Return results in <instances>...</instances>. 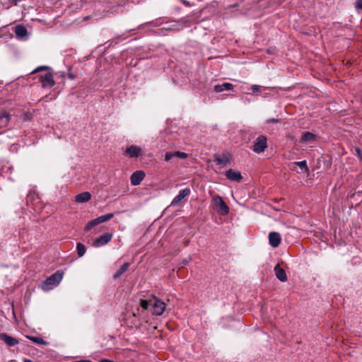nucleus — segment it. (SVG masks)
Masks as SVG:
<instances>
[{
  "instance_id": "obj_1",
  "label": "nucleus",
  "mask_w": 362,
  "mask_h": 362,
  "mask_svg": "<svg viewBox=\"0 0 362 362\" xmlns=\"http://www.w3.org/2000/svg\"><path fill=\"white\" fill-rule=\"evenodd\" d=\"M63 278V272L57 271L55 273L47 277L42 283V288L44 291H49L57 286Z\"/></svg>"
},
{
  "instance_id": "obj_2",
  "label": "nucleus",
  "mask_w": 362,
  "mask_h": 362,
  "mask_svg": "<svg viewBox=\"0 0 362 362\" xmlns=\"http://www.w3.org/2000/svg\"><path fill=\"white\" fill-rule=\"evenodd\" d=\"M114 217V214L112 213L107 214L104 216H99L93 220L89 221L84 228V231L87 232L92 229L93 227L97 225L106 222Z\"/></svg>"
},
{
  "instance_id": "obj_3",
  "label": "nucleus",
  "mask_w": 362,
  "mask_h": 362,
  "mask_svg": "<svg viewBox=\"0 0 362 362\" xmlns=\"http://www.w3.org/2000/svg\"><path fill=\"white\" fill-rule=\"evenodd\" d=\"M267 148V139L266 136H259L254 142L252 150L257 153L264 152Z\"/></svg>"
},
{
  "instance_id": "obj_4",
  "label": "nucleus",
  "mask_w": 362,
  "mask_h": 362,
  "mask_svg": "<svg viewBox=\"0 0 362 362\" xmlns=\"http://www.w3.org/2000/svg\"><path fill=\"white\" fill-rule=\"evenodd\" d=\"M214 202L218 213L223 216L227 215L229 213V207L221 197L216 195L214 198Z\"/></svg>"
},
{
  "instance_id": "obj_5",
  "label": "nucleus",
  "mask_w": 362,
  "mask_h": 362,
  "mask_svg": "<svg viewBox=\"0 0 362 362\" xmlns=\"http://www.w3.org/2000/svg\"><path fill=\"white\" fill-rule=\"evenodd\" d=\"M151 313L155 315H161L165 310V303L155 298L151 303Z\"/></svg>"
},
{
  "instance_id": "obj_6",
  "label": "nucleus",
  "mask_w": 362,
  "mask_h": 362,
  "mask_svg": "<svg viewBox=\"0 0 362 362\" xmlns=\"http://www.w3.org/2000/svg\"><path fill=\"white\" fill-rule=\"evenodd\" d=\"M112 233H106L100 237L97 238L93 243V246L95 247H100L107 245L112 238Z\"/></svg>"
},
{
  "instance_id": "obj_7",
  "label": "nucleus",
  "mask_w": 362,
  "mask_h": 362,
  "mask_svg": "<svg viewBox=\"0 0 362 362\" xmlns=\"http://www.w3.org/2000/svg\"><path fill=\"white\" fill-rule=\"evenodd\" d=\"M40 81H41L43 88H52L55 84L53 78V74L51 72H47L45 74V75L40 76Z\"/></svg>"
},
{
  "instance_id": "obj_8",
  "label": "nucleus",
  "mask_w": 362,
  "mask_h": 362,
  "mask_svg": "<svg viewBox=\"0 0 362 362\" xmlns=\"http://www.w3.org/2000/svg\"><path fill=\"white\" fill-rule=\"evenodd\" d=\"M145 173L143 170L134 172L130 177L131 184L134 186L139 185L145 177Z\"/></svg>"
},
{
  "instance_id": "obj_9",
  "label": "nucleus",
  "mask_w": 362,
  "mask_h": 362,
  "mask_svg": "<svg viewBox=\"0 0 362 362\" xmlns=\"http://www.w3.org/2000/svg\"><path fill=\"white\" fill-rule=\"evenodd\" d=\"M0 340L3 341L8 346H14L19 343L17 339L4 332L0 334Z\"/></svg>"
},
{
  "instance_id": "obj_10",
  "label": "nucleus",
  "mask_w": 362,
  "mask_h": 362,
  "mask_svg": "<svg viewBox=\"0 0 362 362\" xmlns=\"http://www.w3.org/2000/svg\"><path fill=\"white\" fill-rule=\"evenodd\" d=\"M16 36L18 39H24L28 37V33L27 28L21 24H18L13 28Z\"/></svg>"
},
{
  "instance_id": "obj_11",
  "label": "nucleus",
  "mask_w": 362,
  "mask_h": 362,
  "mask_svg": "<svg viewBox=\"0 0 362 362\" xmlns=\"http://www.w3.org/2000/svg\"><path fill=\"white\" fill-rule=\"evenodd\" d=\"M191 191L189 188H185L179 192V194L173 199L171 206L177 205L185 197L189 195Z\"/></svg>"
},
{
  "instance_id": "obj_12",
  "label": "nucleus",
  "mask_w": 362,
  "mask_h": 362,
  "mask_svg": "<svg viewBox=\"0 0 362 362\" xmlns=\"http://www.w3.org/2000/svg\"><path fill=\"white\" fill-rule=\"evenodd\" d=\"M269 242L271 246L277 247L281 242L280 234L277 232H270L269 233Z\"/></svg>"
},
{
  "instance_id": "obj_13",
  "label": "nucleus",
  "mask_w": 362,
  "mask_h": 362,
  "mask_svg": "<svg viewBox=\"0 0 362 362\" xmlns=\"http://www.w3.org/2000/svg\"><path fill=\"white\" fill-rule=\"evenodd\" d=\"M226 176L228 180L238 182H240L243 179L240 172L234 170L233 169H229L227 170L226 172Z\"/></svg>"
},
{
  "instance_id": "obj_14",
  "label": "nucleus",
  "mask_w": 362,
  "mask_h": 362,
  "mask_svg": "<svg viewBox=\"0 0 362 362\" xmlns=\"http://www.w3.org/2000/svg\"><path fill=\"white\" fill-rule=\"evenodd\" d=\"M274 270L276 278L279 281H281V282H286L287 281L288 277L286 274V272L284 269L280 267L279 264L274 267Z\"/></svg>"
},
{
  "instance_id": "obj_15",
  "label": "nucleus",
  "mask_w": 362,
  "mask_h": 362,
  "mask_svg": "<svg viewBox=\"0 0 362 362\" xmlns=\"http://www.w3.org/2000/svg\"><path fill=\"white\" fill-rule=\"evenodd\" d=\"M11 119V115L4 111L0 112V129L6 127Z\"/></svg>"
},
{
  "instance_id": "obj_16",
  "label": "nucleus",
  "mask_w": 362,
  "mask_h": 362,
  "mask_svg": "<svg viewBox=\"0 0 362 362\" xmlns=\"http://www.w3.org/2000/svg\"><path fill=\"white\" fill-rule=\"evenodd\" d=\"M141 148L136 146L132 145L126 150V154L130 158H137L141 154Z\"/></svg>"
},
{
  "instance_id": "obj_17",
  "label": "nucleus",
  "mask_w": 362,
  "mask_h": 362,
  "mask_svg": "<svg viewBox=\"0 0 362 362\" xmlns=\"http://www.w3.org/2000/svg\"><path fill=\"white\" fill-rule=\"evenodd\" d=\"M91 199V194L88 192H84L77 194L75 197L74 201L77 203H85Z\"/></svg>"
},
{
  "instance_id": "obj_18",
  "label": "nucleus",
  "mask_w": 362,
  "mask_h": 362,
  "mask_svg": "<svg viewBox=\"0 0 362 362\" xmlns=\"http://www.w3.org/2000/svg\"><path fill=\"white\" fill-rule=\"evenodd\" d=\"M316 139V136L310 132H305L303 133V135L300 139V142L302 143H310Z\"/></svg>"
},
{
  "instance_id": "obj_19",
  "label": "nucleus",
  "mask_w": 362,
  "mask_h": 362,
  "mask_svg": "<svg viewBox=\"0 0 362 362\" xmlns=\"http://www.w3.org/2000/svg\"><path fill=\"white\" fill-rule=\"evenodd\" d=\"M234 86L230 83H223L222 84H218L214 86V90L216 93H221L223 90H233Z\"/></svg>"
},
{
  "instance_id": "obj_20",
  "label": "nucleus",
  "mask_w": 362,
  "mask_h": 362,
  "mask_svg": "<svg viewBox=\"0 0 362 362\" xmlns=\"http://www.w3.org/2000/svg\"><path fill=\"white\" fill-rule=\"evenodd\" d=\"M130 263L125 262L118 270L117 272L113 275L114 279H117L120 278V276L124 274L129 268Z\"/></svg>"
},
{
  "instance_id": "obj_21",
  "label": "nucleus",
  "mask_w": 362,
  "mask_h": 362,
  "mask_svg": "<svg viewBox=\"0 0 362 362\" xmlns=\"http://www.w3.org/2000/svg\"><path fill=\"white\" fill-rule=\"evenodd\" d=\"M214 160L218 165H226L230 163V158L227 155H223L221 157L220 156L215 154Z\"/></svg>"
},
{
  "instance_id": "obj_22",
  "label": "nucleus",
  "mask_w": 362,
  "mask_h": 362,
  "mask_svg": "<svg viewBox=\"0 0 362 362\" xmlns=\"http://www.w3.org/2000/svg\"><path fill=\"white\" fill-rule=\"evenodd\" d=\"M293 165L298 166L300 168L302 173H306L309 171L306 160L296 161L293 163Z\"/></svg>"
},
{
  "instance_id": "obj_23",
  "label": "nucleus",
  "mask_w": 362,
  "mask_h": 362,
  "mask_svg": "<svg viewBox=\"0 0 362 362\" xmlns=\"http://www.w3.org/2000/svg\"><path fill=\"white\" fill-rule=\"evenodd\" d=\"M27 337L35 344H42V345H47L48 344V343L41 337H33V336H27Z\"/></svg>"
},
{
  "instance_id": "obj_24",
  "label": "nucleus",
  "mask_w": 362,
  "mask_h": 362,
  "mask_svg": "<svg viewBox=\"0 0 362 362\" xmlns=\"http://www.w3.org/2000/svg\"><path fill=\"white\" fill-rule=\"evenodd\" d=\"M76 250H77V254H78V257H83L86 252V248L85 245L81 243H77Z\"/></svg>"
},
{
  "instance_id": "obj_25",
  "label": "nucleus",
  "mask_w": 362,
  "mask_h": 362,
  "mask_svg": "<svg viewBox=\"0 0 362 362\" xmlns=\"http://www.w3.org/2000/svg\"><path fill=\"white\" fill-rule=\"evenodd\" d=\"M174 158H177L180 159H185L187 158V154L184 152L180 151H175L173 152Z\"/></svg>"
},
{
  "instance_id": "obj_26",
  "label": "nucleus",
  "mask_w": 362,
  "mask_h": 362,
  "mask_svg": "<svg viewBox=\"0 0 362 362\" xmlns=\"http://www.w3.org/2000/svg\"><path fill=\"white\" fill-rule=\"evenodd\" d=\"M150 305H151V303H150L148 300H141L140 301V305L144 310H148Z\"/></svg>"
},
{
  "instance_id": "obj_27",
  "label": "nucleus",
  "mask_w": 362,
  "mask_h": 362,
  "mask_svg": "<svg viewBox=\"0 0 362 362\" xmlns=\"http://www.w3.org/2000/svg\"><path fill=\"white\" fill-rule=\"evenodd\" d=\"M260 88H261L260 86L252 85L251 89H252V91L253 93H255L256 95H260V93H259Z\"/></svg>"
},
{
  "instance_id": "obj_28",
  "label": "nucleus",
  "mask_w": 362,
  "mask_h": 362,
  "mask_svg": "<svg viewBox=\"0 0 362 362\" xmlns=\"http://www.w3.org/2000/svg\"><path fill=\"white\" fill-rule=\"evenodd\" d=\"M173 158H174L173 152H166L165 154V160L170 161Z\"/></svg>"
},
{
  "instance_id": "obj_29",
  "label": "nucleus",
  "mask_w": 362,
  "mask_h": 362,
  "mask_svg": "<svg viewBox=\"0 0 362 362\" xmlns=\"http://www.w3.org/2000/svg\"><path fill=\"white\" fill-rule=\"evenodd\" d=\"M355 8L356 9L362 10V0L356 1Z\"/></svg>"
},
{
  "instance_id": "obj_30",
  "label": "nucleus",
  "mask_w": 362,
  "mask_h": 362,
  "mask_svg": "<svg viewBox=\"0 0 362 362\" xmlns=\"http://www.w3.org/2000/svg\"><path fill=\"white\" fill-rule=\"evenodd\" d=\"M23 119L28 120L31 119V113L29 112H26L23 113Z\"/></svg>"
},
{
  "instance_id": "obj_31",
  "label": "nucleus",
  "mask_w": 362,
  "mask_h": 362,
  "mask_svg": "<svg viewBox=\"0 0 362 362\" xmlns=\"http://www.w3.org/2000/svg\"><path fill=\"white\" fill-rule=\"evenodd\" d=\"M267 124H272V123H279L280 122V120L278 119H274V118H272V119H269L267 120L266 122Z\"/></svg>"
},
{
  "instance_id": "obj_32",
  "label": "nucleus",
  "mask_w": 362,
  "mask_h": 362,
  "mask_svg": "<svg viewBox=\"0 0 362 362\" xmlns=\"http://www.w3.org/2000/svg\"><path fill=\"white\" fill-rule=\"evenodd\" d=\"M49 69V67H48V66H39V67H37L35 70H34V71H33V73H36V72H37V71H41V70H47V69Z\"/></svg>"
},
{
  "instance_id": "obj_33",
  "label": "nucleus",
  "mask_w": 362,
  "mask_h": 362,
  "mask_svg": "<svg viewBox=\"0 0 362 362\" xmlns=\"http://www.w3.org/2000/svg\"><path fill=\"white\" fill-rule=\"evenodd\" d=\"M190 261H191V257H189L188 259H184L183 262H182V264L184 265L187 264Z\"/></svg>"
},
{
  "instance_id": "obj_34",
  "label": "nucleus",
  "mask_w": 362,
  "mask_h": 362,
  "mask_svg": "<svg viewBox=\"0 0 362 362\" xmlns=\"http://www.w3.org/2000/svg\"><path fill=\"white\" fill-rule=\"evenodd\" d=\"M20 1H21V0H10V1H11V3H13V4H14V5H16V6L18 4V3Z\"/></svg>"
},
{
  "instance_id": "obj_35",
  "label": "nucleus",
  "mask_w": 362,
  "mask_h": 362,
  "mask_svg": "<svg viewBox=\"0 0 362 362\" xmlns=\"http://www.w3.org/2000/svg\"><path fill=\"white\" fill-rule=\"evenodd\" d=\"M69 78H71V79L74 78V77H75V76H74L72 74H71V73H69Z\"/></svg>"
}]
</instances>
